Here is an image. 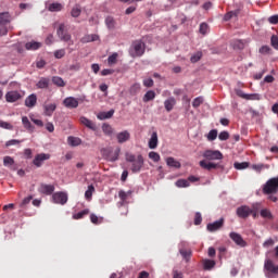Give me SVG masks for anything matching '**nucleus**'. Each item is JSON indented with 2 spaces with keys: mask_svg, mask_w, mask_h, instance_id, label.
Returning a JSON list of instances; mask_svg holds the SVG:
<instances>
[{
  "mask_svg": "<svg viewBox=\"0 0 278 278\" xmlns=\"http://www.w3.org/2000/svg\"><path fill=\"white\" fill-rule=\"evenodd\" d=\"M126 162H129L130 165V170L131 173H140L142 168L144 167V157L142 154L139 155H134V154H126Z\"/></svg>",
  "mask_w": 278,
  "mask_h": 278,
  "instance_id": "nucleus-1",
  "label": "nucleus"
},
{
  "mask_svg": "<svg viewBox=\"0 0 278 278\" xmlns=\"http://www.w3.org/2000/svg\"><path fill=\"white\" fill-rule=\"evenodd\" d=\"M278 192V178L274 177L266 181L263 186V194H277Z\"/></svg>",
  "mask_w": 278,
  "mask_h": 278,
  "instance_id": "nucleus-2",
  "label": "nucleus"
},
{
  "mask_svg": "<svg viewBox=\"0 0 278 278\" xmlns=\"http://www.w3.org/2000/svg\"><path fill=\"white\" fill-rule=\"evenodd\" d=\"M101 154L108 162H116L121 155V148H117L115 151L112 148H103Z\"/></svg>",
  "mask_w": 278,
  "mask_h": 278,
  "instance_id": "nucleus-3",
  "label": "nucleus"
},
{
  "mask_svg": "<svg viewBox=\"0 0 278 278\" xmlns=\"http://www.w3.org/2000/svg\"><path fill=\"white\" fill-rule=\"evenodd\" d=\"M56 35L63 42H70V45H73L72 36L68 34V28L65 24L59 25L56 29Z\"/></svg>",
  "mask_w": 278,
  "mask_h": 278,
  "instance_id": "nucleus-4",
  "label": "nucleus"
},
{
  "mask_svg": "<svg viewBox=\"0 0 278 278\" xmlns=\"http://www.w3.org/2000/svg\"><path fill=\"white\" fill-rule=\"evenodd\" d=\"M264 270L266 271L267 278H274L273 275H278V265L270 258H266L264 263Z\"/></svg>",
  "mask_w": 278,
  "mask_h": 278,
  "instance_id": "nucleus-5",
  "label": "nucleus"
},
{
  "mask_svg": "<svg viewBox=\"0 0 278 278\" xmlns=\"http://www.w3.org/2000/svg\"><path fill=\"white\" fill-rule=\"evenodd\" d=\"M130 55L131 58H141V55H144V42L135 41L130 50Z\"/></svg>",
  "mask_w": 278,
  "mask_h": 278,
  "instance_id": "nucleus-6",
  "label": "nucleus"
},
{
  "mask_svg": "<svg viewBox=\"0 0 278 278\" xmlns=\"http://www.w3.org/2000/svg\"><path fill=\"white\" fill-rule=\"evenodd\" d=\"M203 157L212 162L214 160H223V152L218 150H205L203 153Z\"/></svg>",
  "mask_w": 278,
  "mask_h": 278,
  "instance_id": "nucleus-7",
  "label": "nucleus"
},
{
  "mask_svg": "<svg viewBox=\"0 0 278 278\" xmlns=\"http://www.w3.org/2000/svg\"><path fill=\"white\" fill-rule=\"evenodd\" d=\"M53 202L59 204V205H66V203L68 202V194H66L65 192H55L52 195Z\"/></svg>",
  "mask_w": 278,
  "mask_h": 278,
  "instance_id": "nucleus-8",
  "label": "nucleus"
},
{
  "mask_svg": "<svg viewBox=\"0 0 278 278\" xmlns=\"http://www.w3.org/2000/svg\"><path fill=\"white\" fill-rule=\"evenodd\" d=\"M47 160H51V154H47V153H39L35 156V159L33 160V164L34 166H36L37 168H40V166H42V164H45V162H47Z\"/></svg>",
  "mask_w": 278,
  "mask_h": 278,
  "instance_id": "nucleus-9",
  "label": "nucleus"
},
{
  "mask_svg": "<svg viewBox=\"0 0 278 278\" xmlns=\"http://www.w3.org/2000/svg\"><path fill=\"white\" fill-rule=\"evenodd\" d=\"M224 225H225V218H220L219 220L207 224L206 229L211 233H214L215 231H219V229H223Z\"/></svg>",
  "mask_w": 278,
  "mask_h": 278,
  "instance_id": "nucleus-10",
  "label": "nucleus"
},
{
  "mask_svg": "<svg viewBox=\"0 0 278 278\" xmlns=\"http://www.w3.org/2000/svg\"><path fill=\"white\" fill-rule=\"evenodd\" d=\"M237 96L241 99H245V101H260V99H262L260 93H244L242 90H237Z\"/></svg>",
  "mask_w": 278,
  "mask_h": 278,
  "instance_id": "nucleus-11",
  "label": "nucleus"
},
{
  "mask_svg": "<svg viewBox=\"0 0 278 278\" xmlns=\"http://www.w3.org/2000/svg\"><path fill=\"white\" fill-rule=\"evenodd\" d=\"M236 214L239 218L247 219L251 216V207L248 205H241L237 208Z\"/></svg>",
  "mask_w": 278,
  "mask_h": 278,
  "instance_id": "nucleus-12",
  "label": "nucleus"
},
{
  "mask_svg": "<svg viewBox=\"0 0 278 278\" xmlns=\"http://www.w3.org/2000/svg\"><path fill=\"white\" fill-rule=\"evenodd\" d=\"M38 192H40V194H47L49 197L53 194V192H55V186L41 184L38 188Z\"/></svg>",
  "mask_w": 278,
  "mask_h": 278,
  "instance_id": "nucleus-13",
  "label": "nucleus"
},
{
  "mask_svg": "<svg viewBox=\"0 0 278 278\" xmlns=\"http://www.w3.org/2000/svg\"><path fill=\"white\" fill-rule=\"evenodd\" d=\"M63 105H65L68 110H75V108H79V101L77 98L67 97L63 100Z\"/></svg>",
  "mask_w": 278,
  "mask_h": 278,
  "instance_id": "nucleus-14",
  "label": "nucleus"
},
{
  "mask_svg": "<svg viewBox=\"0 0 278 278\" xmlns=\"http://www.w3.org/2000/svg\"><path fill=\"white\" fill-rule=\"evenodd\" d=\"M229 238L237 243L238 247L244 248L247 247V241L242 238V236L238 232H230Z\"/></svg>",
  "mask_w": 278,
  "mask_h": 278,
  "instance_id": "nucleus-15",
  "label": "nucleus"
},
{
  "mask_svg": "<svg viewBox=\"0 0 278 278\" xmlns=\"http://www.w3.org/2000/svg\"><path fill=\"white\" fill-rule=\"evenodd\" d=\"M21 92L18 91H8L5 93L7 103H16L21 99Z\"/></svg>",
  "mask_w": 278,
  "mask_h": 278,
  "instance_id": "nucleus-16",
  "label": "nucleus"
},
{
  "mask_svg": "<svg viewBox=\"0 0 278 278\" xmlns=\"http://www.w3.org/2000/svg\"><path fill=\"white\" fill-rule=\"evenodd\" d=\"M58 110V104L55 103H46L43 104V115L45 116H53V112Z\"/></svg>",
  "mask_w": 278,
  "mask_h": 278,
  "instance_id": "nucleus-17",
  "label": "nucleus"
},
{
  "mask_svg": "<svg viewBox=\"0 0 278 278\" xmlns=\"http://www.w3.org/2000/svg\"><path fill=\"white\" fill-rule=\"evenodd\" d=\"M80 125H85L88 129H91V131H97V124H94L92 121L88 119V117L81 116L79 118Z\"/></svg>",
  "mask_w": 278,
  "mask_h": 278,
  "instance_id": "nucleus-18",
  "label": "nucleus"
},
{
  "mask_svg": "<svg viewBox=\"0 0 278 278\" xmlns=\"http://www.w3.org/2000/svg\"><path fill=\"white\" fill-rule=\"evenodd\" d=\"M36 103H38V97L36 93H31L25 99L26 108H36Z\"/></svg>",
  "mask_w": 278,
  "mask_h": 278,
  "instance_id": "nucleus-19",
  "label": "nucleus"
},
{
  "mask_svg": "<svg viewBox=\"0 0 278 278\" xmlns=\"http://www.w3.org/2000/svg\"><path fill=\"white\" fill-rule=\"evenodd\" d=\"M12 23V15L10 12L0 13V25H10Z\"/></svg>",
  "mask_w": 278,
  "mask_h": 278,
  "instance_id": "nucleus-20",
  "label": "nucleus"
},
{
  "mask_svg": "<svg viewBox=\"0 0 278 278\" xmlns=\"http://www.w3.org/2000/svg\"><path fill=\"white\" fill-rule=\"evenodd\" d=\"M116 138L119 144H123L124 142H127L129 138H131V135L129 134V131L124 130L122 132H118Z\"/></svg>",
  "mask_w": 278,
  "mask_h": 278,
  "instance_id": "nucleus-21",
  "label": "nucleus"
},
{
  "mask_svg": "<svg viewBox=\"0 0 278 278\" xmlns=\"http://www.w3.org/2000/svg\"><path fill=\"white\" fill-rule=\"evenodd\" d=\"M97 40H99V35L91 34V35H85L80 39V42H83V45H86L88 42H97Z\"/></svg>",
  "mask_w": 278,
  "mask_h": 278,
  "instance_id": "nucleus-22",
  "label": "nucleus"
},
{
  "mask_svg": "<svg viewBox=\"0 0 278 278\" xmlns=\"http://www.w3.org/2000/svg\"><path fill=\"white\" fill-rule=\"evenodd\" d=\"M64 9V5H62V3L60 2H53L48 4L47 10L49 12H62V10Z\"/></svg>",
  "mask_w": 278,
  "mask_h": 278,
  "instance_id": "nucleus-23",
  "label": "nucleus"
},
{
  "mask_svg": "<svg viewBox=\"0 0 278 278\" xmlns=\"http://www.w3.org/2000/svg\"><path fill=\"white\" fill-rule=\"evenodd\" d=\"M200 166L201 168H204L205 170H213L214 168H218V164L216 163H212V162H208L203 160V161H200Z\"/></svg>",
  "mask_w": 278,
  "mask_h": 278,
  "instance_id": "nucleus-24",
  "label": "nucleus"
},
{
  "mask_svg": "<svg viewBox=\"0 0 278 278\" xmlns=\"http://www.w3.org/2000/svg\"><path fill=\"white\" fill-rule=\"evenodd\" d=\"M166 164L167 166H169V168H181V163L172 156H168L166 159Z\"/></svg>",
  "mask_w": 278,
  "mask_h": 278,
  "instance_id": "nucleus-25",
  "label": "nucleus"
},
{
  "mask_svg": "<svg viewBox=\"0 0 278 278\" xmlns=\"http://www.w3.org/2000/svg\"><path fill=\"white\" fill-rule=\"evenodd\" d=\"M176 104H177V100H175V98H169L165 100L164 105H165L166 112H173V108H175Z\"/></svg>",
  "mask_w": 278,
  "mask_h": 278,
  "instance_id": "nucleus-26",
  "label": "nucleus"
},
{
  "mask_svg": "<svg viewBox=\"0 0 278 278\" xmlns=\"http://www.w3.org/2000/svg\"><path fill=\"white\" fill-rule=\"evenodd\" d=\"M41 47L42 43L38 41H30L25 45V49H27V51H37V49H40Z\"/></svg>",
  "mask_w": 278,
  "mask_h": 278,
  "instance_id": "nucleus-27",
  "label": "nucleus"
},
{
  "mask_svg": "<svg viewBox=\"0 0 278 278\" xmlns=\"http://www.w3.org/2000/svg\"><path fill=\"white\" fill-rule=\"evenodd\" d=\"M22 125L27 129V131L34 132L36 127L31 125V122H29V118L27 116L22 117Z\"/></svg>",
  "mask_w": 278,
  "mask_h": 278,
  "instance_id": "nucleus-28",
  "label": "nucleus"
},
{
  "mask_svg": "<svg viewBox=\"0 0 278 278\" xmlns=\"http://www.w3.org/2000/svg\"><path fill=\"white\" fill-rule=\"evenodd\" d=\"M105 25H106L108 29L114 30V29H116V20L113 16H108L105 18Z\"/></svg>",
  "mask_w": 278,
  "mask_h": 278,
  "instance_id": "nucleus-29",
  "label": "nucleus"
},
{
  "mask_svg": "<svg viewBox=\"0 0 278 278\" xmlns=\"http://www.w3.org/2000/svg\"><path fill=\"white\" fill-rule=\"evenodd\" d=\"M67 143L70 147H79V144H81V138L70 136L67 138Z\"/></svg>",
  "mask_w": 278,
  "mask_h": 278,
  "instance_id": "nucleus-30",
  "label": "nucleus"
},
{
  "mask_svg": "<svg viewBox=\"0 0 278 278\" xmlns=\"http://www.w3.org/2000/svg\"><path fill=\"white\" fill-rule=\"evenodd\" d=\"M149 149H157V132H152L149 140Z\"/></svg>",
  "mask_w": 278,
  "mask_h": 278,
  "instance_id": "nucleus-31",
  "label": "nucleus"
},
{
  "mask_svg": "<svg viewBox=\"0 0 278 278\" xmlns=\"http://www.w3.org/2000/svg\"><path fill=\"white\" fill-rule=\"evenodd\" d=\"M52 84L58 86V88H64V86H66V81H64V79H62L60 76H53Z\"/></svg>",
  "mask_w": 278,
  "mask_h": 278,
  "instance_id": "nucleus-32",
  "label": "nucleus"
},
{
  "mask_svg": "<svg viewBox=\"0 0 278 278\" xmlns=\"http://www.w3.org/2000/svg\"><path fill=\"white\" fill-rule=\"evenodd\" d=\"M88 214H90V210L85 208L76 214L73 215V219L74 220H81V218L88 216Z\"/></svg>",
  "mask_w": 278,
  "mask_h": 278,
  "instance_id": "nucleus-33",
  "label": "nucleus"
},
{
  "mask_svg": "<svg viewBox=\"0 0 278 278\" xmlns=\"http://www.w3.org/2000/svg\"><path fill=\"white\" fill-rule=\"evenodd\" d=\"M49 78L42 77L37 83V88H39L40 90H45V88H49Z\"/></svg>",
  "mask_w": 278,
  "mask_h": 278,
  "instance_id": "nucleus-34",
  "label": "nucleus"
},
{
  "mask_svg": "<svg viewBox=\"0 0 278 278\" xmlns=\"http://www.w3.org/2000/svg\"><path fill=\"white\" fill-rule=\"evenodd\" d=\"M114 116V110L108 111V112H101L98 114L99 121H105L108 118H112Z\"/></svg>",
  "mask_w": 278,
  "mask_h": 278,
  "instance_id": "nucleus-35",
  "label": "nucleus"
},
{
  "mask_svg": "<svg viewBox=\"0 0 278 278\" xmlns=\"http://www.w3.org/2000/svg\"><path fill=\"white\" fill-rule=\"evenodd\" d=\"M216 266V262L212 260H204L203 261V268L204 270H212Z\"/></svg>",
  "mask_w": 278,
  "mask_h": 278,
  "instance_id": "nucleus-36",
  "label": "nucleus"
},
{
  "mask_svg": "<svg viewBox=\"0 0 278 278\" xmlns=\"http://www.w3.org/2000/svg\"><path fill=\"white\" fill-rule=\"evenodd\" d=\"M155 99V91L149 90L147 93L143 96V102L149 103V101H153Z\"/></svg>",
  "mask_w": 278,
  "mask_h": 278,
  "instance_id": "nucleus-37",
  "label": "nucleus"
},
{
  "mask_svg": "<svg viewBox=\"0 0 278 278\" xmlns=\"http://www.w3.org/2000/svg\"><path fill=\"white\" fill-rule=\"evenodd\" d=\"M102 131L105 136H112L114 134V128H112L110 124H103Z\"/></svg>",
  "mask_w": 278,
  "mask_h": 278,
  "instance_id": "nucleus-38",
  "label": "nucleus"
},
{
  "mask_svg": "<svg viewBox=\"0 0 278 278\" xmlns=\"http://www.w3.org/2000/svg\"><path fill=\"white\" fill-rule=\"evenodd\" d=\"M175 186L177 188H188V187H190V182L188 181V179H178L175 182Z\"/></svg>",
  "mask_w": 278,
  "mask_h": 278,
  "instance_id": "nucleus-39",
  "label": "nucleus"
},
{
  "mask_svg": "<svg viewBox=\"0 0 278 278\" xmlns=\"http://www.w3.org/2000/svg\"><path fill=\"white\" fill-rule=\"evenodd\" d=\"M262 218H267L268 220H273V213L268 208L261 210Z\"/></svg>",
  "mask_w": 278,
  "mask_h": 278,
  "instance_id": "nucleus-40",
  "label": "nucleus"
},
{
  "mask_svg": "<svg viewBox=\"0 0 278 278\" xmlns=\"http://www.w3.org/2000/svg\"><path fill=\"white\" fill-rule=\"evenodd\" d=\"M264 168H270L269 165L266 164H253L252 165V169L255 170L256 173H262V170H264Z\"/></svg>",
  "mask_w": 278,
  "mask_h": 278,
  "instance_id": "nucleus-41",
  "label": "nucleus"
},
{
  "mask_svg": "<svg viewBox=\"0 0 278 278\" xmlns=\"http://www.w3.org/2000/svg\"><path fill=\"white\" fill-rule=\"evenodd\" d=\"M93 193H94V186L92 185L88 186V189L85 192V199H87V201H90L92 199Z\"/></svg>",
  "mask_w": 278,
  "mask_h": 278,
  "instance_id": "nucleus-42",
  "label": "nucleus"
},
{
  "mask_svg": "<svg viewBox=\"0 0 278 278\" xmlns=\"http://www.w3.org/2000/svg\"><path fill=\"white\" fill-rule=\"evenodd\" d=\"M216 138H218V130H216V129L210 130V132L207 135V140L210 142H214V140H216Z\"/></svg>",
  "mask_w": 278,
  "mask_h": 278,
  "instance_id": "nucleus-43",
  "label": "nucleus"
},
{
  "mask_svg": "<svg viewBox=\"0 0 278 278\" xmlns=\"http://www.w3.org/2000/svg\"><path fill=\"white\" fill-rule=\"evenodd\" d=\"M230 45H231V47H233V49H239V50L244 49V41H242V40L231 41Z\"/></svg>",
  "mask_w": 278,
  "mask_h": 278,
  "instance_id": "nucleus-44",
  "label": "nucleus"
},
{
  "mask_svg": "<svg viewBox=\"0 0 278 278\" xmlns=\"http://www.w3.org/2000/svg\"><path fill=\"white\" fill-rule=\"evenodd\" d=\"M233 166H235V168H236L237 170H244V168H249V162H242V163L236 162V163L233 164Z\"/></svg>",
  "mask_w": 278,
  "mask_h": 278,
  "instance_id": "nucleus-45",
  "label": "nucleus"
},
{
  "mask_svg": "<svg viewBox=\"0 0 278 278\" xmlns=\"http://www.w3.org/2000/svg\"><path fill=\"white\" fill-rule=\"evenodd\" d=\"M129 194H131V191L125 192L124 190H121L118 192V197H119L122 203H125V201H127Z\"/></svg>",
  "mask_w": 278,
  "mask_h": 278,
  "instance_id": "nucleus-46",
  "label": "nucleus"
},
{
  "mask_svg": "<svg viewBox=\"0 0 278 278\" xmlns=\"http://www.w3.org/2000/svg\"><path fill=\"white\" fill-rule=\"evenodd\" d=\"M201 58H203V52H197L195 54L191 55L190 62L192 64H197V62H199V60H201Z\"/></svg>",
  "mask_w": 278,
  "mask_h": 278,
  "instance_id": "nucleus-47",
  "label": "nucleus"
},
{
  "mask_svg": "<svg viewBox=\"0 0 278 278\" xmlns=\"http://www.w3.org/2000/svg\"><path fill=\"white\" fill-rule=\"evenodd\" d=\"M81 15V9L79 7H74L71 11V16H73V18H78V16Z\"/></svg>",
  "mask_w": 278,
  "mask_h": 278,
  "instance_id": "nucleus-48",
  "label": "nucleus"
},
{
  "mask_svg": "<svg viewBox=\"0 0 278 278\" xmlns=\"http://www.w3.org/2000/svg\"><path fill=\"white\" fill-rule=\"evenodd\" d=\"M271 51L273 50L268 46H263L258 49V53H261L262 55H269Z\"/></svg>",
  "mask_w": 278,
  "mask_h": 278,
  "instance_id": "nucleus-49",
  "label": "nucleus"
},
{
  "mask_svg": "<svg viewBox=\"0 0 278 278\" xmlns=\"http://www.w3.org/2000/svg\"><path fill=\"white\" fill-rule=\"evenodd\" d=\"M65 55H66V50H64V49L54 51V58L56 60H62V58H64Z\"/></svg>",
  "mask_w": 278,
  "mask_h": 278,
  "instance_id": "nucleus-50",
  "label": "nucleus"
},
{
  "mask_svg": "<svg viewBox=\"0 0 278 278\" xmlns=\"http://www.w3.org/2000/svg\"><path fill=\"white\" fill-rule=\"evenodd\" d=\"M14 159L12 156H4L3 157V165L4 166H13Z\"/></svg>",
  "mask_w": 278,
  "mask_h": 278,
  "instance_id": "nucleus-51",
  "label": "nucleus"
},
{
  "mask_svg": "<svg viewBox=\"0 0 278 278\" xmlns=\"http://www.w3.org/2000/svg\"><path fill=\"white\" fill-rule=\"evenodd\" d=\"M118 60V53H113V54H111L110 56H109V59H108V63L110 64V65H112V64H116V61Z\"/></svg>",
  "mask_w": 278,
  "mask_h": 278,
  "instance_id": "nucleus-52",
  "label": "nucleus"
},
{
  "mask_svg": "<svg viewBox=\"0 0 278 278\" xmlns=\"http://www.w3.org/2000/svg\"><path fill=\"white\" fill-rule=\"evenodd\" d=\"M270 247H275V240L273 238L267 239L263 243L264 249H270Z\"/></svg>",
  "mask_w": 278,
  "mask_h": 278,
  "instance_id": "nucleus-53",
  "label": "nucleus"
},
{
  "mask_svg": "<svg viewBox=\"0 0 278 278\" xmlns=\"http://www.w3.org/2000/svg\"><path fill=\"white\" fill-rule=\"evenodd\" d=\"M233 16H238V11H230L225 14L224 21H231Z\"/></svg>",
  "mask_w": 278,
  "mask_h": 278,
  "instance_id": "nucleus-54",
  "label": "nucleus"
},
{
  "mask_svg": "<svg viewBox=\"0 0 278 278\" xmlns=\"http://www.w3.org/2000/svg\"><path fill=\"white\" fill-rule=\"evenodd\" d=\"M149 157H150V160H153L154 162H160V160H161L160 153L153 152V151L149 153Z\"/></svg>",
  "mask_w": 278,
  "mask_h": 278,
  "instance_id": "nucleus-55",
  "label": "nucleus"
},
{
  "mask_svg": "<svg viewBox=\"0 0 278 278\" xmlns=\"http://www.w3.org/2000/svg\"><path fill=\"white\" fill-rule=\"evenodd\" d=\"M201 104H203V97H198L192 102L193 108H200Z\"/></svg>",
  "mask_w": 278,
  "mask_h": 278,
  "instance_id": "nucleus-56",
  "label": "nucleus"
},
{
  "mask_svg": "<svg viewBox=\"0 0 278 278\" xmlns=\"http://www.w3.org/2000/svg\"><path fill=\"white\" fill-rule=\"evenodd\" d=\"M0 127L2 129H10V130L14 129V126L12 124L3 121H0Z\"/></svg>",
  "mask_w": 278,
  "mask_h": 278,
  "instance_id": "nucleus-57",
  "label": "nucleus"
},
{
  "mask_svg": "<svg viewBox=\"0 0 278 278\" xmlns=\"http://www.w3.org/2000/svg\"><path fill=\"white\" fill-rule=\"evenodd\" d=\"M218 138L222 141L229 140V131L224 130V131L219 132Z\"/></svg>",
  "mask_w": 278,
  "mask_h": 278,
  "instance_id": "nucleus-58",
  "label": "nucleus"
},
{
  "mask_svg": "<svg viewBox=\"0 0 278 278\" xmlns=\"http://www.w3.org/2000/svg\"><path fill=\"white\" fill-rule=\"evenodd\" d=\"M140 92V84H135L130 87V94H138Z\"/></svg>",
  "mask_w": 278,
  "mask_h": 278,
  "instance_id": "nucleus-59",
  "label": "nucleus"
},
{
  "mask_svg": "<svg viewBox=\"0 0 278 278\" xmlns=\"http://www.w3.org/2000/svg\"><path fill=\"white\" fill-rule=\"evenodd\" d=\"M180 255H182V257L185 260H190V255H192V252H190V250H180Z\"/></svg>",
  "mask_w": 278,
  "mask_h": 278,
  "instance_id": "nucleus-60",
  "label": "nucleus"
},
{
  "mask_svg": "<svg viewBox=\"0 0 278 278\" xmlns=\"http://www.w3.org/2000/svg\"><path fill=\"white\" fill-rule=\"evenodd\" d=\"M270 42H271V47H274V49H276V51H278V37L273 35L270 38Z\"/></svg>",
  "mask_w": 278,
  "mask_h": 278,
  "instance_id": "nucleus-61",
  "label": "nucleus"
},
{
  "mask_svg": "<svg viewBox=\"0 0 278 278\" xmlns=\"http://www.w3.org/2000/svg\"><path fill=\"white\" fill-rule=\"evenodd\" d=\"M201 223H203V217L201 213L197 212L194 215V225H201Z\"/></svg>",
  "mask_w": 278,
  "mask_h": 278,
  "instance_id": "nucleus-62",
  "label": "nucleus"
},
{
  "mask_svg": "<svg viewBox=\"0 0 278 278\" xmlns=\"http://www.w3.org/2000/svg\"><path fill=\"white\" fill-rule=\"evenodd\" d=\"M90 220L93 225H100L101 223V219H99V216H97L96 214L90 215Z\"/></svg>",
  "mask_w": 278,
  "mask_h": 278,
  "instance_id": "nucleus-63",
  "label": "nucleus"
},
{
  "mask_svg": "<svg viewBox=\"0 0 278 278\" xmlns=\"http://www.w3.org/2000/svg\"><path fill=\"white\" fill-rule=\"evenodd\" d=\"M207 29H208L207 24L202 23V24L200 25V34H202L203 36H205V34H207Z\"/></svg>",
  "mask_w": 278,
  "mask_h": 278,
  "instance_id": "nucleus-64",
  "label": "nucleus"
}]
</instances>
